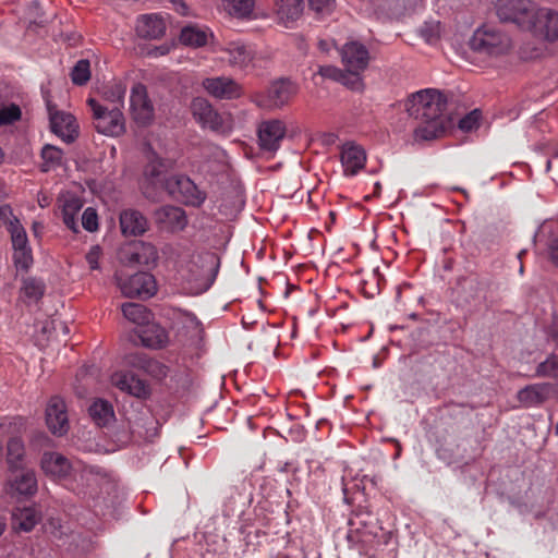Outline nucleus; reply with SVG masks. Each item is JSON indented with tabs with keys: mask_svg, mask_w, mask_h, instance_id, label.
Instances as JSON below:
<instances>
[{
	"mask_svg": "<svg viewBox=\"0 0 558 558\" xmlns=\"http://www.w3.org/2000/svg\"><path fill=\"white\" fill-rule=\"evenodd\" d=\"M446 98L434 88L411 94L404 107L410 117L420 122L414 130L415 140L430 141L440 137L447 128Z\"/></svg>",
	"mask_w": 558,
	"mask_h": 558,
	"instance_id": "1",
	"label": "nucleus"
},
{
	"mask_svg": "<svg viewBox=\"0 0 558 558\" xmlns=\"http://www.w3.org/2000/svg\"><path fill=\"white\" fill-rule=\"evenodd\" d=\"M40 465L46 475L58 481H66V487L77 494H85L83 484L76 483L78 478L86 482L88 486L104 482L108 493L109 489L114 488L112 476L107 471L97 466H85L81 463L72 464L58 452H45Z\"/></svg>",
	"mask_w": 558,
	"mask_h": 558,
	"instance_id": "2",
	"label": "nucleus"
},
{
	"mask_svg": "<svg viewBox=\"0 0 558 558\" xmlns=\"http://www.w3.org/2000/svg\"><path fill=\"white\" fill-rule=\"evenodd\" d=\"M147 158L144 183L153 187H162L171 196L190 206L199 207L205 202L206 194L198 190L190 178L185 175L167 178L166 173L172 167L171 161L160 159L154 151H149Z\"/></svg>",
	"mask_w": 558,
	"mask_h": 558,
	"instance_id": "3",
	"label": "nucleus"
},
{
	"mask_svg": "<svg viewBox=\"0 0 558 558\" xmlns=\"http://www.w3.org/2000/svg\"><path fill=\"white\" fill-rule=\"evenodd\" d=\"M219 267L220 258L213 252L182 255L175 265L177 278L190 293L201 294L214 284Z\"/></svg>",
	"mask_w": 558,
	"mask_h": 558,
	"instance_id": "4",
	"label": "nucleus"
},
{
	"mask_svg": "<svg viewBox=\"0 0 558 558\" xmlns=\"http://www.w3.org/2000/svg\"><path fill=\"white\" fill-rule=\"evenodd\" d=\"M0 222L5 227L11 238L13 262L17 269L28 270L33 265V253L28 236L21 220L14 215L9 205L0 206Z\"/></svg>",
	"mask_w": 558,
	"mask_h": 558,
	"instance_id": "5",
	"label": "nucleus"
},
{
	"mask_svg": "<svg viewBox=\"0 0 558 558\" xmlns=\"http://www.w3.org/2000/svg\"><path fill=\"white\" fill-rule=\"evenodd\" d=\"M26 429V421L21 416L4 417L0 421V439L9 437L7 462L11 471L22 469L25 448L20 435Z\"/></svg>",
	"mask_w": 558,
	"mask_h": 558,
	"instance_id": "6",
	"label": "nucleus"
},
{
	"mask_svg": "<svg viewBox=\"0 0 558 558\" xmlns=\"http://www.w3.org/2000/svg\"><path fill=\"white\" fill-rule=\"evenodd\" d=\"M497 17L504 23L517 25L526 31L533 27V19L537 17V5L532 0H497L495 2Z\"/></svg>",
	"mask_w": 558,
	"mask_h": 558,
	"instance_id": "7",
	"label": "nucleus"
},
{
	"mask_svg": "<svg viewBox=\"0 0 558 558\" xmlns=\"http://www.w3.org/2000/svg\"><path fill=\"white\" fill-rule=\"evenodd\" d=\"M87 104L93 112V122L97 132L112 137L125 132V119L119 106L109 107L94 98H89Z\"/></svg>",
	"mask_w": 558,
	"mask_h": 558,
	"instance_id": "8",
	"label": "nucleus"
},
{
	"mask_svg": "<svg viewBox=\"0 0 558 558\" xmlns=\"http://www.w3.org/2000/svg\"><path fill=\"white\" fill-rule=\"evenodd\" d=\"M472 50L488 56H500L511 47L510 37L494 25L478 27L470 39Z\"/></svg>",
	"mask_w": 558,
	"mask_h": 558,
	"instance_id": "9",
	"label": "nucleus"
},
{
	"mask_svg": "<svg viewBox=\"0 0 558 558\" xmlns=\"http://www.w3.org/2000/svg\"><path fill=\"white\" fill-rule=\"evenodd\" d=\"M296 93L295 83L281 78L272 82L266 90L255 93L252 96V101L262 109L275 110L286 106Z\"/></svg>",
	"mask_w": 558,
	"mask_h": 558,
	"instance_id": "10",
	"label": "nucleus"
},
{
	"mask_svg": "<svg viewBox=\"0 0 558 558\" xmlns=\"http://www.w3.org/2000/svg\"><path fill=\"white\" fill-rule=\"evenodd\" d=\"M191 110L194 119L202 128L222 134L231 132V116L219 113L207 99L202 97L194 98L191 104Z\"/></svg>",
	"mask_w": 558,
	"mask_h": 558,
	"instance_id": "11",
	"label": "nucleus"
},
{
	"mask_svg": "<svg viewBox=\"0 0 558 558\" xmlns=\"http://www.w3.org/2000/svg\"><path fill=\"white\" fill-rule=\"evenodd\" d=\"M213 52H223V60L232 69L246 71L254 66L255 51L241 39L229 40L223 45L213 43Z\"/></svg>",
	"mask_w": 558,
	"mask_h": 558,
	"instance_id": "12",
	"label": "nucleus"
},
{
	"mask_svg": "<svg viewBox=\"0 0 558 558\" xmlns=\"http://www.w3.org/2000/svg\"><path fill=\"white\" fill-rule=\"evenodd\" d=\"M375 539V533L367 525L362 514L355 513L349 520L347 541L349 546L360 555H368Z\"/></svg>",
	"mask_w": 558,
	"mask_h": 558,
	"instance_id": "13",
	"label": "nucleus"
},
{
	"mask_svg": "<svg viewBox=\"0 0 558 558\" xmlns=\"http://www.w3.org/2000/svg\"><path fill=\"white\" fill-rule=\"evenodd\" d=\"M119 287L123 295L128 298L148 299L157 292L155 277L145 271H140L122 280L119 279Z\"/></svg>",
	"mask_w": 558,
	"mask_h": 558,
	"instance_id": "14",
	"label": "nucleus"
},
{
	"mask_svg": "<svg viewBox=\"0 0 558 558\" xmlns=\"http://www.w3.org/2000/svg\"><path fill=\"white\" fill-rule=\"evenodd\" d=\"M203 88L216 99L233 100L243 96L244 88L236 80L230 76H215L204 78Z\"/></svg>",
	"mask_w": 558,
	"mask_h": 558,
	"instance_id": "15",
	"label": "nucleus"
},
{
	"mask_svg": "<svg viewBox=\"0 0 558 558\" xmlns=\"http://www.w3.org/2000/svg\"><path fill=\"white\" fill-rule=\"evenodd\" d=\"M45 420L48 429L54 436H63L70 428L68 408L64 400L59 396L49 399L46 410Z\"/></svg>",
	"mask_w": 558,
	"mask_h": 558,
	"instance_id": "16",
	"label": "nucleus"
},
{
	"mask_svg": "<svg viewBox=\"0 0 558 558\" xmlns=\"http://www.w3.org/2000/svg\"><path fill=\"white\" fill-rule=\"evenodd\" d=\"M286 133L287 126L282 120L270 119L263 121L257 129L259 148L263 151H277Z\"/></svg>",
	"mask_w": 558,
	"mask_h": 558,
	"instance_id": "17",
	"label": "nucleus"
},
{
	"mask_svg": "<svg viewBox=\"0 0 558 558\" xmlns=\"http://www.w3.org/2000/svg\"><path fill=\"white\" fill-rule=\"evenodd\" d=\"M342 64L349 72L362 73L369 63V51L365 45L357 40L345 43L339 50Z\"/></svg>",
	"mask_w": 558,
	"mask_h": 558,
	"instance_id": "18",
	"label": "nucleus"
},
{
	"mask_svg": "<svg viewBox=\"0 0 558 558\" xmlns=\"http://www.w3.org/2000/svg\"><path fill=\"white\" fill-rule=\"evenodd\" d=\"M130 108L136 123L147 125L153 121L154 106L145 85L141 83L133 85L130 95Z\"/></svg>",
	"mask_w": 558,
	"mask_h": 558,
	"instance_id": "19",
	"label": "nucleus"
},
{
	"mask_svg": "<svg viewBox=\"0 0 558 558\" xmlns=\"http://www.w3.org/2000/svg\"><path fill=\"white\" fill-rule=\"evenodd\" d=\"M533 27H527L534 36L548 41L558 39V13L549 9L537 8V17L533 19Z\"/></svg>",
	"mask_w": 558,
	"mask_h": 558,
	"instance_id": "20",
	"label": "nucleus"
},
{
	"mask_svg": "<svg viewBox=\"0 0 558 558\" xmlns=\"http://www.w3.org/2000/svg\"><path fill=\"white\" fill-rule=\"evenodd\" d=\"M111 384L122 392L136 398H146L149 395L147 383L131 372L119 371L111 375Z\"/></svg>",
	"mask_w": 558,
	"mask_h": 558,
	"instance_id": "21",
	"label": "nucleus"
},
{
	"mask_svg": "<svg viewBox=\"0 0 558 558\" xmlns=\"http://www.w3.org/2000/svg\"><path fill=\"white\" fill-rule=\"evenodd\" d=\"M340 160L345 175H355L366 162L364 148L354 142H347L341 146Z\"/></svg>",
	"mask_w": 558,
	"mask_h": 558,
	"instance_id": "22",
	"label": "nucleus"
},
{
	"mask_svg": "<svg viewBox=\"0 0 558 558\" xmlns=\"http://www.w3.org/2000/svg\"><path fill=\"white\" fill-rule=\"evenodd\" d=\"M48 109L52 132L66 143L73 142L77 136L75 118L66 112L53 111L50 106Z\"/></svg>",
	"mask_w": 558,
	"mask_h": 558,
	"instance_id": "23",
	"label": "nucleus"
},
{
	"mask_svg": "<svg viewBox=\"0 0 558 558\" xmlns=\"http://www.w3.org/2000/svg\"><path fill=\"white\" fill-rule=\"evenodd\" d=\"M553 389L554 387L549 383L533 384L519 390L517 398L525 408L536 407L550 397Z\"/></svg>",
	"mask_w": 558,
	"mask_h": 558,
	"instance_id": "24",
	"label": "nucleus"
},
{
	"mask_svg": "<svg viewBox=\"0 0 558 558\" xmlns=\"http://www.w3.org/2000/svg\"><path fill=\"white\" fill-rule=\"evenodd\" d=\"M156 220L171 232L182 231L187 226L185 211L177 206H163L156 211Z\"/></svg>",
	"mask_w": 558,
	"mask_h": 558,
	"instance_id": "25",
	"label": "nucleus"
},
{
	"mask_svg": "<svg viewBox=\"0 0 558 558\" xmlns=\"http://www.w3.org/2000/svg\"><path fill=\"white\" fill-rule=\"evenodd\" d=\"M136 33L140 37L157 39L166 32V22L160 14H144L137 19Z\"/></svg>",
	"mask_w": 558,
	"mask_h": 558,
	"instance_id": "26",
	"label": "nucleus"
},
{
	"mask_svg": "<svg viewBox=\"0 0 558 558\" xmlns=\"http://www.w3.org/2000/svg\"><path fill=\"white\" fill-rule=\"evenodd\" d=\"M120 227L123 235L136 236L146 231L147 220L140 211L126 209L120 214Z\"/></svg>",
	"mask_w": 558,
	"mask_h": 558,
	"instance_id": "27",
	"label": "nucleus"
},
{
	"mask_svg": "<svg viewBox=\"0 0 558 558\" xmlns=\"http://www.w3.org/2000/svg\"><path fill=\"white\" fill-rule=\"evenodd\" d=\"M40 519V511L35 507H17L12 512V527L20 532H31Z\"/></svg>",
	"mask_w": 558,
	"mask_h": 558,
	"instance_id": "28",
	"label": "nucleus"
},
{
	"mask_svg": "<svg viewBox=\"0 0 558 558\" xmlns=\"http://www.w3.org/2000/svg\"><path fill=\"white\" fill-rule=\"evenodd\" d=\"M179 39L184 46L198 48L213 40L214 33L207 27L187 25L182 28Z\"/></svg>",
	"mask_w": 558,
	"mask_h": 558,
	"instance_id": "29",
	"label": "nucleus"
},
{
	"mask_svg": "<svg viewBox=\"0 0 558 558\" xmlns=\"http://www.w3.org/2000/svg\"><path fill=\"white\" fill-rule=\"evenodd\" d=\"M303 9V0H276L277 16L286 27L301 17Z\"/></svg>",
	"mask_w": 558,
	"mask_h": 558,
	"instance_id": "30",
	"label": "nucleus"
},
{
	"mask_svg": "<svg viewBox=\"0 0 558 558\" xmlns=\"http://www.w3.org/2000/svg\"><path fill=\"white\" fill-rule=\"evenodd\" d=\"M10 492L20 496L32 497L37 492V478L33 471L26 470L8 482Z\"/></svg>",
	"mask_w": 558,
	"mask_h": 558,
	"instance_id": "31",
	"label": "nucleus"
},
{
	"mask_svg": "<svg viewBox=\"0 0 558 558\" xmlns=\"http://www.w3.org/2000/svg\"><path fill=\"white\" fill-rule=\"evenodd\" d=\"M45 283L36 278H25L22 281L19 299L27 304H37L45 293Z\"/></svg>",
	"mask_w": 558,
	"mask_h": 558,
	"instance_id": "32",
	"label": "nucleus"
},
{
	"mask_svg": "<svg viewBox=\"0 0 558 558\" xmlns=\"http://www.w3.org/2000/svg\"><path fill=\"white\" fill-rule=\"evenodd\" d=\"M92 420L98 426H107L114 420V411L112 404L104 399H96L88 408Z\"/></svg>",
	"mask_w": 558,
	"mask_h": 558,
	"instance_id": "33",
	"label": "nucleus"
},
{
	"mask_svg": "<svg viewBox=\"0 0 558 558\" xmlns=\"http://www.w3.org/2000/svg\"><path fill=\"white\" fill-rule=\"evenodd\" d=\"M142 343L147 348L159 349L166 345L168 336L166 330L158 325H147L140 333Z\"/></svg>",
	"mask_w": 558,
	"mask_h": 558,
	"instance_id": "34",
	"label": "nucleus"
},
{
	"mask_svg": "<svg viewBox=\"0 0 558 558\" xmlns=\"http://www.w3.org/2000/svg\"><path fill=\"white\" fill-rule=\"evenodd\" d=\"M83 207L81 198L69 195L62 206V216L64 225L74 232L78 231L76 216Z\"/></svg>",
	"mask_w": 558,
	"mask_h": 558,
	"instance_id": "35",
	"label": "nucleus"
},
{
	"mask_svg": "<svg viewBox=\"0 0 558 558\" xmlns=\"http://www.w3.org/2000/svg\"><path fill=\"white\" fill-rule=\"evenodd\" d=\"M122 313L128 320L138 326L148 325L151 318L150 312L144 305L138 303L123 304Z\"/></svg>",
	"mask_w": 558,
	"mask_h": 558,
	"instance_id": "36",
	"label": "nucleus"
},
{
	"mask_svg": "<svg viewBox=\"0 0 558 558\" xmlns=\"http://www.w3.org/2000/svg\"><path fill=\"white\" fill-rule=\"evenodd\" d=\"M254 4V0H222L223 10L239 19L248 17L253 12Z\"/></svg>",
	"mask_w": 558,
	"mask_h": 558,
	"instance_id": "37",
	"label": "nucleus"
},
{
	"mask_svg": "<svg viewBox=\"0 0 558 558\" xmlns=\"http://www.w3.org/2000/svg\"><path fill=\"white\" fill-rule=\"evenodd\" d=\"M130 260L145 266L156 265L158 251L155 245L142 242L137 251L132 253Z\"/></svg>",
	"mask_w": 558,
	"mask_h": 558,
	"instance_id": "38",
	"label": "nucleus"
},
{
	"mask_svg": "<svg viewBox=\"0 0 558 558\" xmlns=\"http://www.w3.org/2000/svg\"><path fill=\"white\" fill-rule=\"evenodd\" d=\"M41 170L48 172L62 165L63 151L53 145L47 144L41 149Z\"/></svg>",
	"mask_w": 558,
	"mask_h": 558,
	"instance_id": "39",
	"label": "nucleus"
},
{
	"mask_svg": "<svg viewBox=\"0 0 558 558\" xmlns=\"http://www.w3.org/2000/svg\"><path fill=\"white\" fill-rule=\"evenodd\" d=\"M125 93L126 88L123 84L113 83L105 90V100L109 102L107 104L109 107L119 106L121 109L124 104Z\"/></svg>",
	"mask_w": 558,
	"mask_h": 558,
	"instance_id": "40",
	"label": "nucleus"
},
{
	"mask_svg": "<svg viewBox=\"0 0 558 558\" xmlns=\"http://www.w3.org/2000/svg\"><path fill=\"white\" fill-rule=\"evenodd\" d=\"M72 82L75 85H84L90 78V64L86 59L78 60L71 72Z\"/></svg>",
	"mask_w": 558,
	"mask_h": 558,
	"instance_id": "41",
	"label": "nucleus"
},
{
	"mask_svg": "<svg viewBox=\"0 0 558 558\" xmlns=\"http://www.w3.org/2000/svg\"><path fill=\"white\" fill-rule=\"evenodd\" d=\"M311 11L315 13L318 19L329 16L336 9V0H307Z\"/></svg>",
	"mask_w": 558,
	"mask_h": 558,
	"instance_id": "42",
	"label": "nucleus"
},
{
	"mask_svg": "<svg viewBox=\"0 0 558 558\" xmlns=\"http://www.w3.org/2000/svg\"><path fill=\"white\" fill-rule=\"evenodd\" d=\"M536 376L558 378V357L550 355L546 361L539 363Z\"/></svg>",
	"mask_w": 558,
	"mask_h": 558,
	"instance_id": "43",
	"label": "nucleus"
},
{
	"mask_svg": "<svg viewBox=\"0 0 558 558\" xmlns=\"http://www.w3.org/2000/svg\"><path fill=\"white\" fill-rule=\"evenodd\" d=\"M441 24L439 22H426L421 28L422 37L428 43L434 44L440 37Z\"/></svg>",
	"mask_w": 558,
	"mask_h": 558,
	"instance_id": "44",
	"label": "nucleus"
},
{
	"mask_svg": "<svg viewBox=\"0 0 558 558\" xmlns=\"http://www.w3.org/2000/svg\"><path fill=\"white\" fill-rule=\"evenodd\" d=\"M21 118V110L16 105L0 106V125L11 124Z\"/></svg>",
	"mask_w": 558,
	"mask_h": 558,
	"instance_id": "45",
	"label": "nucleus"
},
{
	"mask_svg": "<svg viewBox=\"0 0 558 558\" xmlns=\"http://www.w3.org/2000/svg\"><path fill=\"white\" fill-rule=\"evenodd\" d=\"M480 120H481V112L477 109H475V110L471 111L470 113H468L466 116H464L459 121V128L463 132H471L478 128Z\"/></svg>",
	"mask_w": 558,
	"mask_h": 558,
	"instance_id": "46",
	"label": "nucleus"
},
{
	"mask_svg": "<svg viewBox=\"0 0 558 558\" xmlns=\"http://www.w3.org/2000/svg\"><path fill=\"white\" fill-rule=\"evenodd\" d=\"M82 226L88 232H95L98 229V215L96 209L87 207L82 215Z\"/></svg>",
	"mask_w": 558,
	"mask_h": 558,
	"instance_id": "47",
	"label": "nucleus"
},
{
	"mask_svg": "<svg viewBox=\"0 0 558 558\" xmlns=\"http://www.w3.org/2000/svg\"><path fill=\"white\" fill-rule=\"evenodd\" d=\"M338 82L353 90H360L363 88V80L361 77V73H354L344 70V77L339 78Z\"/></svg>",
	"mask_w": 558,
	"mask_h": 558,
	"instance_id": "48",
	"label": "nucleus"
},
{
	"mask_svg": "<svg viewBox=\"0 0 558 558\" xmlns=\"http://www.w3.org/2000/svg\"><path fill=\"white\" fill-rule=\"evenodd\" d=\"M318 74L323 77L330 78L336 82H338L339 78L344 77V71L333 65L319 66Z\"/></svg>",
	"mask_w": 558,
	"mask_h": 558,
	"instance_id": "49",
	"label": "nucleus"
},
{
	"mask_svg": "<svg viewBox=\"0 0 558 558\" xmlns=\"http://www.w3.org/2000/svg\"><path fill=\"white\" fill-rule=\"evenodd\" d=\"M101 257V248L99 245H94L86 253V262L92 270L99 269V260Z\"/></svg>",
	"mask_w": 558,
	"mask_h": 558,
	"instance_id": "50",
	"label": "nucleus"
},
{
	"mask_svg": "<svg viewBox=\"0 0 558 558\" xmlns=\"http://www.w3.org/2000/svg\"><path fill=\"white\" fill-rule=\"evenodd\" d=\"M548 256L551 263L558 267V238L553 239L547 247Z\"/></svg>",
	"mask_w": 558,
	"mask_h": 558,
	"instance_id": "51",
	"label": "nucleus"
},
{
	"mask_svg": "<svg viewBox=\"0 0 558 558\" xmlns=\"http://www.w3.org/2000/svg\"><path fill=\"white\" fill-rule=\"evenodd\" d=\"M182 316L184 317V322L194 329H198L201 326V322L197 319V317L190 312H183Z\"/></svg>",
	"mask_w": 558,
	"mask_h": 558,
	"instance_id": "52",
	"label": "nucleus"
},
{
	"mask_svg": "<svg viewBox=\"0 0 558 558\" xmlns=\"http://www.w3.org/2000/svg\"><path fill=\"white\" fill-rule=\"evenodd\" d=\"M332 47H336L335 40L320 39L318 41V48L323 52H329Z\"/></svg>",
	"mask_w": 558,
	"mask_h": 558,
	"instance_id": "53",
	"label": "nucleus"
},
{
	"mask_svg": "<svg viewBox=\"0 0 558 558\" xmlns=\"http://www.w3.org/2000/svg\"><path fill=\"white\" fill-rule=\"evenodd\" d=\"M174 7V10L181 15L187 14V7L182 0H170Z\"/></svg>",
	"mask_w": 558,
	"mask_h": 558,
	"instance_id": "54",
	"label": "nucleus"
},
{
	"mask_svg": "<svg viewBox=\"0 0 558 558\" xmlns=\"http://www.w3.org/2000/svg\"><path fill=\"white\" fill-rule=\"evenodd\" d=\"M168 52V48L167 47H158L156 49H154L150 53L154 54V56H163Z\"/></svg>",
	"mask_w": 558,
	"mask_h": 558,
	"instance_id": "55",
	"label": "nucleus"
},
{
	"mask_svg": "<svg viewBox=\"0 0 558 558\" xmlns=\"http://www.w3.org/2000/svg\"><path fill=\"white\" fill-rule=\"evenodd\" d=\"M5 526H7L5 518L0 515V536L4 532Z\"/></svg>",
	"mask_w": 558,
	"mask_h": 558,
	"instance_id": "56",
	"label": "nucleus"
},
{
	"mask_svg": "<svg viewBox=\"0 0 558 558\" xmlns=\"http://www.w3.org/2000/svg\"><path fill=\"white\" fill-rule=\"evenodd\" d=\"M90 497L94 499V509H95V512L98 514L99 511L97 510L98 506H99V501H98V498H95L94 496L90 495Z\"/></svg>",
	"mask_w": 558,
	"mask_h": 558,
	"instance_id": "57",
	"label": "nucleus"
},
{
	"mask_svg": "<svg viewBox=\"0 0 558 558\" xmlns=\"http://www.w3.org/2000/svg\"><path fill=\"white\" fill-rule=\"evenodd\" d=\"M520 272L521 274L523 272V266L522 265L520 266Z\"/></svg>",
	"mask_w": 558,
	"mask_h": 558,
	"instance_id": "58",
	"label": "nucleus"
}]
</instances>
